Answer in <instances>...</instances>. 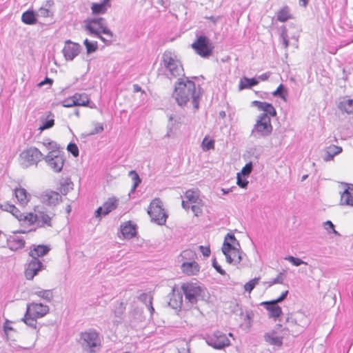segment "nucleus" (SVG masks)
Here are the masks:
<instances>
[{
  "instance_id": "obj_16",
  "label": "nucleus",
  "mask_w": 353,
  "mask_h": 353,
  "mask_svg": "<svg viewBox=\"0 0 353 353\" xmlns=\"http://www.w3.org/2000/svg\"><path fill=\"white\" fill-rule=\"evenodd\" d=\"M81 46L79 43L66 40L62 52L66 61H72L79 54Z\"/></svg>"
},
{
  "instance_id": "obj_47",
  "label": "nucleus",
  "mask_w": 353,
  "mask_h": 353,
  "mask_svg": "<svg viewBox=\"0 0 353 353\" xmlns=\"http://www.w3.org/2000/svg\"><path fill=\"white\" fill-rule=\"evenodd\" d=\"M259 278H254L248 282H247L244 285L245 291L248 292H251L255 286L259 283Z\"/></svg>"
},
{
  "instance_id": "obj_8",
  "label": "nucleus",
  "mask_w": 353,
  "mask_h": 353,
  "mask_svg": "<svg viewBox=\"0 0 353 353\" xmlns=\"http://www.w3.org/2000/svg\"><path fill=\"white\" fill-rule=\"evenodd\" d=\"M191 46L196 54L204 59L212 56L214 48L212 42L205 35L197 36Z\"/></svg>"
},
{
  "instance_id": "obj_63",
  "label": "nucleus",
  "mask_w": 353,
  "mask_h": 353,
  "mask_svg": "<svg viewBox=\"0 0 353 353\" xmlns=\"http://www.w3.org/2000/svg\"><path fill=\"white\" fill-rule=\"evenodd\" d=\"M14 205L10 204L8 202H5L3 203L0 204V208L8 212H11L12 210H13Z\"/></svg>"
},
{
  "instance_id": "obj_41",
  "label": "nucleus",
  "mask_w": 353,
  "mask_h": 353,
  "mask_svg": "<svg viewBox=\"0 0 353 353\" xmlns=\"http://www.w3.org/2000/svg\"><path fill=\"white\" fill-rule=\"evenodd\" d=\"M128 175L132 178V181H133V185L130 190V193H132L141 183V179L135 170L130 171Z\"/></svg>"
},
{
  "instance_id": "obj_50",
  "label": "nucleus",
  "mask_w": 353,
  "mask_h": 353,
  "mask_svg": "<svg viewBox=\"0 0 353 353\" xmlns=\"http://www.w3.org/2000/svg\"><path fill=\"white\" fill-rule=\"evenodd\" d=\"M253 168V165L252 162H249L245 164V165L242 168L241 172L239 173L244 177H248L251 173Z\"/></svg>"
},
{
  "instance_id": "obj_59",
  "label": "nucleus",
  "mask_w": 353,
  "mask_h": 353,
  "mask_svg": "<svg viewBox=\"0 0 353 353\" xmlns=\"http://www.w3.org/2000/svg\"><path fill=\"white\" fill-rule=\"evenodd\" d=\"M63 106L66 108H70L72 106H75V101L74 99V96H72L71 97H69L66 99H65L63 101Z\"/></svg>"
},
{
  "instance_id": "obj_42",
  "label": "nucleus",
  "mask_w": 353,
  "mask_h": 353,
  "mask_svg": "<svg viewBox=\"0 0 353 353\" xmlns=\"http://www.w3.org/2000/svg\"><path fill=\"white\" fill-rule=\"evenodd\" d=\"M236 248L234 245L231 243L230 242H227L224 241L223 246H222V252L223 254L225 256L226 259L230 260V254L231 252L234 250Z\"/></svg>"
},
{
  "instance_id": "obj_51",
  "label": "nucleus",
  "mask_w": 353,
  "mask_h": 353,
  "mask_svg": "<svg viewBox=\"0 0 353 353\" xmlns=\"http://www.w3.org/2000/svg\"><path fill=\"white\" fill-rule=\"evenodd\" d=\"M262 114H266L267 117H276V110L274 107L271 103H268V107L265 108L264 112Z\"/></svg>"
},
{
  "instance_id": "obj_24",
  "label": "nucleus",
  "mask_w": 353,
  "mask_h": 353,
  "mask_svg": "<svg viewBox=\"0 0 353 353\" xmlns=\"http://www.w3.org/2000/svg\"><path fill=\"white\" fill-rule=\"evenodd\" d=\"M8 246L11 250L16 251L21 249L25 246V240L21 236H10L8 241Z\"/></svg>"
},
{
  "instance_id": "obj_54",
  "label": "nucleus",
  "mask_w": 353,
  "mask_h": 353,
  "mask_svg": "<svg viewBox=\"0 0 353 353\" xmlns=\"http://www.w3.org/2000/svg\"><path fill=\"white\" fill-rule=\"evenodd\" d=\"M280 37L282 39L283 45L284 46V48H287L289 46V41H288V36L287 34V29L285 26L282 29Z\"/></svg>"
},
{
  "instance_id": "obj_45",
  "label": "nucleus",
  "mask_w": 353,
  "mask_h": 353,
  "mask_svg": "<svg viewBox=\"0 0 353 353\" xmlns=\"http://www.w3.org/2000/svg\"><path fill=\"white\" fill-rule=\"evenodd\" d=\"M273 96L279 97L284 101L286 100L287 90L283 84H280L277 89L272 92Z\"/></svg>"
},
{
  "instance_id": "obj_35",
  "label": "nucleus",
  "mask_w": 353,
  "mask_h": 353,
  "mask_svg": "<svg viewBox=\"0 0 353 353\" xmlns=\"http://www.w3.org/2000/svg\"><path fill=\"white\" fill-rule=\"evenodd\" d=\"M342 152V148L339 146H336L335 145H332L329 146L326 150V154L324 157V160L325 161H330L333 159V157Z\"/></svg>"
},
{
  "instance_id": "obj_44",
  "label": "nucleus",
  "mask_w": 353,
  "mask_h": 353,
  "mask_svg": "<svg viewBox=\"0 0 353 353\" xmlns=\"http://www.w3.org/2000/svg\"><path fill=\"white\" fill-rule=\"evenodd\" d=\"M202 150L205 152L209 151L214 148V141L213 139H209L205 137L201 143Z\"/></svg>"
},
{
  "instance_id": "obj_49",
  "label": "nucleus",
  "mask_w": 353,
  "mask_h": 353,
  "mask_svg": "<svg viewBox=\"0 0 353 353\" xmlns=\"http://www.w3.org/2000/svg\"><path fill=\"white\" fill-rule=\"evenodd\" d=\"M285 260L290 262L294 266H299L302 264H306L305 261L299 258L294 257L293 256H288L285 258Z\"/></svg>"
},
{
  "instance_id": "obj_48",
  "label": "nucleus",
  "mask_w": 353,
  "mask_h": 353,
  "mask_svg": "<svg viewBox=\"0 0 353 353\" xmlns=\"http://www.w3.org/2000/svg\"><path fill=\"white\" fill-rule=\"evenodd\" d=\"M285 279V271L280 272L277 276L269 282V286L274 284H282Z\"/></svg>"
},
{
  "instance_id": "obj_52",
  "label": "nucleus",
  "mask_w": 353,
  "mask_h": 353,
  "mask_svg": "<svg viewBox=\"0 0 353 353\" xmlns=\"http://www.w3.org/2000/svg\"><path fill=\"white\" fill-rule=\"evenodd\" d=\"M236 179H237L236 183L239 187H241L242 188H247V186L248 185V181L246 179V177H244L242 175H241L239 173H238Z\"/></svg>"
},
{
  "instance_id": "obj_11",
  "label": "nucleus",
  "mask_w": 353,
  "mask_h": 353,
  "mask_svg": "<svg viewBox=\"0 0 353 353\" xmlns=\"http://www.w3.org/2000/svg\"><path fill=\"white\" fill-rule=\"evenodd\" d=\"M44 157L43 153L35 147H30L23 150L20 154L22 160L21 165L23 168L37 165L39 161L44 159Z\"/></svg>"
},
{
  "instance_id": "obj_12",
  "label": "nucleus",
  "mask_w": 353,
  "mask_h": 353,
  "mask_svg": "<svg viewBox=\"0 0 353 353\" xmlns=\"http://www.w3.org/2000/svg\"><path fill=\"white\" fill-rule=\"evenodd\" d=\"M48 168L55 173H59L63 170L65 157L64 152L60 151L57 154L48 152L43 159Z\"/></svg>"
},
{
  "instance_id": "obj_60",
  "label": "nucleus",
  "mask_w": 353,
  "mask_h": 353,
  "mask_svg": "<svg viewBox=\"0 0 353 353\" xmlns=\"http://www.w3.org/2000/svg\"><path fill=\"white\" fill-rule=\"evenodd\" d=\"M38 15L42 17H48L50 15V11L46 7H41L39 10Z\"/></svg>"
},
{
  "instance_id": "obj_64",
  "label": "nucleus",
  "mask_w": 353,
  "mask_h": 353,
  "mask_svg": "<svg viewBox=\"0 0 353 353\" xmlns=\"http://www.w3.org/2000/svg\"><path fill=\"white\" fill-rule=\"evenodd\" d=\"M191 210L196 216H199L202 213V210L198 204H191Z\"/></svg>"
},
{
  "instance_id": "obj_31",
  "label": "nucleus",
  "mask_w": 353,
  "mask_h": 353,
  "mask_svg": "<svg viewBox=\"0 0 353 353\" xmlns=\"http://www.w3.org/2000/svg\"><path fill=\"white\" fill-rule=\"evenodd\" d=\"M185 198L190 204H199L201 201L197 190H188L185 193Z\"/></svg>"
},
{
  "instance_id": "obj_55",
  "label": "nucleus",
  "mask_w": 353,
  "mask_h": 353,
  "mask_svg": "<svg viewBox=\"0 0 353 353\" xmlns=\"http://www.w3.org/2000/svg\"><path fill=\"white\" fill-rule=\"evenodd\" d=\"M125 310V306L123 303L119 302L117 303L116 308L114 310V314L117 317H120Z\"/></svg>"
},
{
  "instance_id": "obj_15",
  "label": "nucleus",
  "mask_w": 353,
  "mask_h": 353,
  "mask_svg": "<svg viewBox=\"0 0 353 353\" xmlns=\"http://www.w3.org/2000/svg\"><path fill=\"white\" fill-rule=\"evenodd\" d=\"M118 205V199H117L116 197L108 198V200L103 203L102 206L99 207L95 210L94 216L97 219H99L100 220L103 216L108 215L111 212L117 209Z\"/></svg>"
},
{
  "instance_id": "obj_10",
  "label": "nucleus",
  "mask_w": 353,
  "mask_h": 353,
  "mask_svg": "<svg viewBox=\"0 0 353 353\" xmlns=\"http://www.w3.org/2000/svg\"><path fill=\"white\" fill-rule=\"evenodd\" d=\"M181 256L185 260L181 265V270L187 275H196L200 271V266L197 262L194 261L196 254L192 250H183Z\"/></svg>"
},
{
  "instance_id": "obj_13",
  "label": "nucleus",
  "mask_w": 353,
  "mask_h": 353,
  "mask_svg": "<svg viewBox=\"0 0 353 353\" xmlns=\"http://www.w3.org/2000/svg\"><path fill=\"white\" fill-rule=\"evenodd\" d=\"M205 341L208 345L216 350L223 349L230 344V341L226 334L220 331H215L208 334L205 336Z\"/></svg>"
},
{
  "instance_id": "obj_6",
  "label": "nucleus",
  "mask_w": 353,
  "mask_h": 353,
  "mask_svg": "<svg viewBox=\"0 0 353 353\" xmlns=\"http://www.w3.org/2000/svg\"><path fill=\"white\" fill-rule=\"evenodd\" d=\"M49 307L41 303L32 302L28 303L26 307V312L22 321L29 327L36 329L37 325V319L43 317L49 312Z\"/></svg>"
},
{
  "instance_id": "obj_32",
  "label": "nucleus",
  "mask_w": 353,
  "mask_h": 353,
  "mask_svg": "<svg viewBox=\"0 0 353 353\" xmlns=\"http://www.w3.org/2000/svg\"><path fill=\"white\" fill-rule=\"evenodd\" d=\"M73 96L75 106H88L90 99L86 93H75Z\"/></svg>"
},
{
  "instance_id": "obj_18",
  "label": "nucleus",
  "mask_w": 353,
  "mask_h": 353,
  "mask_svg": "<svg viewBox=\"0 0 353 353\" xmlns=\"http://www.w3.org/2000/svg\"><path fill=\"white\" fill-rule=\"evenodd\" d=\"M342 185L345 186V189L341 193L340 204L353 206V184L342 183Z\"/></svg>"
},
{
  "instance_id": "obj_57",
  "label": "nucleus",
  "mask_w": 353,
  "mask_h": 353,
  "mask_svg": "<svg viewBox=\"0 0 353 353\" xmlns=\"http://www.w3.org/2000/svg\"><path fill=\"white\" fill-rule=\"evenodd\" d=\"M212 265L213 268L221 275H225V271L221 268V266L217 263L216 258H214L212 260Z\"/></svg>"
},
{
  "instance_id": "obj_39",
  "label": "nucleus",
  "mask_w": 353,
  "mask_h": 353,
  "mask_svg": "<svg viewBox=\"0 0 353 353\" xmlns=\"http://www.w3.org/2000/svg\"><path fill=\"white\" fill-rule=\"evenodd\" d=\"M73 183L70 179L66 178L61 183L60 192L62 194L66 195L70 190L73 189Z\"/></svg>"
},
{
  "instance_id": "obj_34",
  "label": "nucleus",
  "mask_w": 353,
  "mask_h": 353,
  "mask_svg": "<svg viewBox=\"0 0 353 353\" xmlns=\"http://www.w3.org/2000/svg\"><path fill=\"white\" fill-rule=\"evenodd\" d=\"M40 143L43 145L46 150H49L48 152L57 154L60 152L59 145L57 142L52 141L50 139H44Z\"/></svg>"
},
{
  "instance_id": "obj_58",
  "label": "nucleus",
  "mask_w": 353,
  "mask_h": 353,
  "mask_svg": "<svg viewBox=\"0 0 353 353\" xmlns=\"http://www.w3.org/2000/svg\"><path fill=\"white\" fill-rule=\"evenodd\" d=\"M224 241L227 242H230L233 245H239V241L235 238L234 235L230 233H228L225 237Z\"/></svg>"
},
{
  "instance_id": "obj_3",
  "label": "nucleus",
  "mask_w": 353,
  "mask_h": 353,
  "mask_svg": "<svg viewBox=\"0 0 353 353\" xmlns=\"http://www.w3.org/2000/svg\"><path fill=\"white\" fill-rule=\"evenodd\" d=\"M161 66L163 68L164 74L167 78H183L184 70L181 61L177 59L174 53L166 50L162 55Z\"/></svg>"
},
{
  "instance_id": "obj_36",
  "label": "nucleus",
  "mask_w": 353,
  "mask_h": 353,
  "mask_svg": "<svg viewBox=\"0 0 353 353\" xmlns=\"http://www.w3.org/2000/svg\"><path fill=\"white\" fill-rule=\"evenodd\" d=\"M277 20L281 22H285L290 19H292V15L290 13V8L288 6H284L279 10L276 14Z\"/></svg>"
},
{
  "instance_id": "obj_46",
  "label": "nucleus",
  "mask_w": 353,
  "mask_h": 353,
  "mask_svg": "<svg viewBox=\"0 0 353 353\" xmlns=\"http://www.w3.org/2000/svg\"><path fill=\"white\" fill-rule=\"evenodd\" d=\"M92 125H94V129L91 130L89 133L86 134V136H91L99 134L102 132L104 130L103 124L98 122H93Z\"/></svg>"
},
{
  "instance_id": "obj_40",
  "label": "nucleus",
  "mask_w": 353,
  "mask_h": 353,
  "mask_svg": "<svg viewBox=\"0 0 353 353\" xmlns=\"http://www.w3.org/2000/svg\"><path fill=\"white\" fill-rule=\"evenodd\" d=\"M33 294L38 296L39 297H41L47 302H50L53 297V294L50 290H41L34 291Z\"/></svg>"
},
{
  "instance_id": "obj_62",
  "label": "nucleus",
  "mask_w": 353,
  "mask_h": 353,
  "mask_svg": "<svg viewBox=\"0 0 353 353\" xmlns=\"http://www.w3.org/2000/svg\"><path fill=\"white\" fill-rule=\"evenodd\" d=\"M324 224H325V230H327L329 232H330V231L329 230L330 229V230H332V233H334L335 234H339L337 231L335 230L334 225L331 221H327L325 222Z\"/></svg>"
},
{
  "instance_id": "obj_19",
  "label": "nucleus",
  "mask_w": 353,
  "mask_h": 353,
  "mask_svg": "<svg viewBox=\"0 0 353 353\" xmlns=\"http://www.w3.org/2000/svg\"><path fill=\"white\" fill-rule=\"evenodd\" d=\"M40 200L43 204L54 206L60 201L61 196L57 192L47 190L41 194Z\"/></svg>"
},
{
  "instance_id": "obj_5",
  "label": "nucleus",
  "mask_w": 353,
  "mask_h": 353,
  "mask_svg": "<svg viewBox=\"0 0 353 353\" xmlns=\"http://www.w3.org/2000/svg\"><path fill=\"white\" fill-rule=\"evenodd\" d=\"M54 216L53 212H46L44 210H34V213H28L26 220H28V226L31 227L28 232L34 231L37 228L51 227L52 219ZM21 233H26V230H21Z\"/></svg>"
},
{
  "instance_id": "obj_2",
  "label": "nucleus",
  "mask_w": 353,
  "mask_h": 353,
  "mask_svg": "<svg viewBox=\"0 0 353 353\" xmlns=\"http://www.w3.org/2000/svg\"><path fill=\"white\" fill-rule=\"evenodd\" d=\"M85 30L90 35L99 39L105 43L111 42L114 37L113 32L108 28L103 17L87 19L85 21Z\"/></svg>"
},
{
  "instance_id": "obj_43",
  "label": "nucleus",
  "mask_w": 353,
  "mask_h": 353,
  "mask_svg": "<svg viewBox=\"0 0 353 353\" xmlns=\"http://www.w3.org/2000/svg\"><path fill=\"white\" fill-rule=\"evenodd\" d=\"M83 44L86 48V52L88 54L94 52L98 49L97 41H90L88 39H85L83 41Z\"/></svg>"
},
{
  "instance_id": "obj_4",
  "label": "nucleus",
  "mask_w": 353,
  "mask_h": 353,
  "mask_svg": "<svg viewBox=\"0 0 353 353\" xmlns=\"http://www.w3.org/2000/svg\"><path fill=\"white\" fill-rule=\"evenodd\" d=\"M78 342L83 351L87 353H97L102 346L101 336L99 332L93 328L81 332Z\"/></svg>"
},
{
  "instance_id": "obj_29",
  "label": "nucleus",
  "mask_w": 353,
  "mask_h": 353,
  "mask_svg": "<svg viewBox=\"0 0 353 353\" xmlns=\"http://www.w3.org/2000/svg\"><path fill=\"white\" fill-rule=\"evenodd\" d=\"M259 83V80L256 78L243 77L241 79L239 84V90H243L244 89H249L252 87L256 85Z\"/></svg>"
},
{
  "instance_id": "obj_30",
  "label": "nucleus",
  "mask_w": 353,
  "mask_h": 353,
  "mask_svg": "<svg viewBox=\"0 0 353 353\" xmlns=\"http://www.w3.org/2000/svg\"><path fill=\"white\" fill-rule=\"evenodd\" d=\"M21 21L25 24L34 25L37 22V14L33 10H27L22 14Z\"/></svg>"
},
{
  "instance_id": "obj_61",
  "label": "nucleus",
  "mask_w": 353,
  "mask_h": 353,
  "mask_svg": "<svg viewBox=\"0 0 353 353\" xmlns=\"http://www.w3.org/2000/svg\"><path fill=\"white\" fill-rule=\"evenodd\" d=\"M139 299L145 303V305L150 303V301L152 302V297L148 294H142L139 296Z\"/></svg>"
},
{
  "instance_id": "obj_21",
  "label": "nucleus",
  "mask_w": 353,
  "mask_h": 353,
  "mask_svg": "<svg viewBox=\"0 0 353 353\" xmlns=\"http://www.w3.org/2000/svg\"><path fill=\"white\" fill-rule=\"evenodd\" d=\"M168 305L173 309L180 308L183 303V293L181 290L173 288L172 293L168 295Z\"/></svg>"
},
{
  "instance_id": "obj_20",
  "label": "nucleus",
  "mask_w": 353,
  "mask_h": 353,
  "mask_svg": "<svg viewBox=\"0 0 353 353\" xmlns=\"http://www.w3.org/2000/svg\"><path fill=\"white\" fill-rule=\"evenodd\" d=\"M264 307L268 311L269 318H273L274 319L279 317L282 314L281 307L278 305V303L273 301H263L261 303Z\"/></svg>"
},
{
  "instance_id": "obj_38",
  "label": "nucleus",
  "mask_w": 353,
  "mask_h": 353,
  "mask_svg": "<svg viewBox=\"0 0 353 353\" xmlns=\"http://www.w3.org/2000/svg\"><path fill=\"white\" fill-rule=\"evenodd\" d=\"M10 213L21 222L22 226L28 225V220H26V216H28V213L26 214L21 213L14 205Z\"/></svg>"
},
{
  "instance_id": "obj_56",
  "label": "nucleus",
  "mask_w": 353,
  "mask_h": 353,
  "mask_svg": "<svg viewBox=\"0 0 353 353\" xmlns=\"http://www.w3.org/2000/svg\"><path fill=\"white\" fill-rule=\"evenodd\" d=\"M252 103V106L257 108V109L260 111L264 112L269 103L265 101H254Z\"/></svg>"
},
{
  "instance_id": "obj_27",
  "label": "nucleus",
  "mask_w": 353,
  "mask_h": 353,
  "mask_svg": "<svg viewBox=\"0 0 353 353\" xmlns=\"http://www.w3.org/2000/svg\"><path fill=\"white\" fill-rule=\"evenodd\" d=\"M121 232L125 239H131L136 235V228L130 222L121 226Z\"/></svg>"
},
{
  "instance_id": "obj_37",
  "label": "nucleus",
  "mask_w": 353,
  "mask_h": 353,
  "mask_svg": "<svg viewBox=\"0 0 353 353\" xmlns=\"http://www.w3.org/2000/svg\"><path fill=\"white\" fill-rule=\"evenodd\" d=\"M229 254L231 259H226L228 263L236 265L242 261V253L238 248H235L234 250L231 252Z\"/></svg>"
},
{
  "instance_id": "obj_17",
  "label": "nucleus",
  "mask_w": 353,
  "mask_h": 353,
  "mask_svg": "<svg viewBox=\"0 0 353 353\" xmlns=\"http://www.w3.org/2000/svg\"><path fill=\"white\" fill-rule=\"evenodd\" d=\"M43 268L44 265L39 259L32 258L25 270V276L26 279L32 280L33 278Z\"/></svg>"
},
{
  "instance_id": "obj_26",
  "label": "nucleus",
  "mask_w": 353,
  "mask_h": 353,
  "mask_svg": "<svg viewBox=\"0 0 353 353\" xmlns=\"http://www.w3.org/2000/svg\"><path fill=\"white\" fill-rule=\"evenodd\" d=\"M110 0H102L101 3H94L91 6V10L94 14H105L107 11L108 7H110Z\"/></svg>"
},
{
  "instance_id": "obj_53",
  "label": "nucleus",
  "mask_w": 353,
  "mask_h": 353,
  "mask_svg": "<svg viewBox=\"0 0 353 353\" xmlns=\"http://www.w3.org/2000/svg\"><path fill=\"white\" fill-rule=\"evenodd\" d=\"M67 150L70 152L74 157L79 156V151L77 145L74 143H70L67 146Z\"/></svg>"
},
{
  "instance_id": "obj_7",
  "label": "nucleus",
  "mask_w": 353,
  "mask_h": 353,
  "mask_svg": "<svg viewBox=\"0 0 353 353\" xmlns=\"http://www.w3.org/2000/svg\"><path fill=\"white\" fill-rule=\"evenodd\" d=\"M273 128L270 117L260 114L250 133V137L255 139L265 138L272 134Z\"/></svg>"
},
{
  "instance_id": "obj_9",
  "label": "nucleus",
  "mask_w": 353,
  "mask_h": 353,
  "mask_svg": "<svg viewBox=\"0 0 353 353\" xmlns=\"http://www.w3.org/2000/svg\"><path fill=\"white\" fill-rule=\"evenodd\" d=\"M148 213L154 223L159 225L165 224L168 215L159 198H155L151 201Z\"/></svg>"
},
{
  "instance_id": "obj_23",
  "label": "nucleus",
  "mask_w": 353,
  "mask_h": 353,
  "mask_svg": "<svg viewBox=\"0 0 353 353\" xmlns=\"http://www.w3.org/2000/svg\"><path fill=\"white\" fill-rule=\"evenodd\" d=\"M39 121L41 125L38 130L41 132L50 129L54 125V116L51 112H48L46 115L41 116Z\"/></svg>"
},
{
  "instance_id": "obj_14",
  "label": "nucleus",
  "mask_w": 353,
  "mask_h": 353,
  "mask_svg": "<svg viewBox=\"0 0 353 353\" xmlns=\"http://www.w3.org/2000/svg\"><path fill=\"white\" fill-rule=\"evenodd\" d=\"M181 291L184 294L185 299L191 303H195L201 296L202 289L196 283H185L181 286Z\"/></svg>"
},
{
  "instance_id": "obj_25",
  "label": "nucleus",
  "mask_w": 353,
  "mask_h": 353,
  "mask_svg": "<svg viewBox=\"0 0 353 353\" xmlns=\"http://www.w3.org/2000/svg\"><path fill=\"white\" fill-rule=\"evenodd\" d=\"M14 195L18 203L23 206L26 205L28 203L30 197V195L26 190L22 188H15Z\"/></svg>"
},
{
  "instance_id": "obj_28",
  "label": "nucleus",
  "mask_w": 353,
  "mask_h": 353,
  "mask_svg": "<svg viewBox=\"0 0 353 353\" xmlns=\"http://www.w3.org/2000/svg\"><path fill=\"white\" fill-rule=\"evenodd\" d=\"M50 248L43 245H39L34 247L29 252L30 256L33 259H38L40 256H43L49 252Z\"/></svg>"
},
{
  "instance_id": "obj_22",
  "label": "nucleus",
  "mask_w": 353,
  "mask_h": 353,
  "mask_svg": "<svg viewBox=\"0 0 353 353\" xmlns=\"http://www.w3.org/2000/svg\"><path fill=\"white\" fill-rule=\"evenodd\" d=\"M264 340L269 345L281 347L283 345V336L279 335L275 330L264 334Z\"/></svg>"
},
{
  "instance_id": "obj_1",
  "label": "nucleus",
  "mask_w": 353,
  "mask_h": 353,
  "mask_svg": "<svg viewBox=\"0 0 353 353\" xmlns=\"http://www.w3.org/2000/svg\"><path fill=\"white\" fill-rule=\"evenodd\" d=\"M201 90L199 85L196 87L194 82L188 77L179 78L175 83L172 96L179 106H187L190 103L196 110L201 97Z\"/></svg>"
},
{
  "instance_id": "obj_33",
  "label": "nucleus",
  "mask_w": 353,
  "mask_h": 353,
  "mask_svg": "<svg viewBox=\"0 0 353 353\" xmlns=\"http://www.w3.org/2000/svg\"><path fill=\"white\" fill-rule=\"evenodd\" d=\"M339 109L347 114L353 113V99L344 98L338 105Z\"/></svg>"
}]
</instances>
